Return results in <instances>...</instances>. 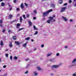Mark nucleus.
I'll return each mask as SVG.
<instances>
[{"instance_id":"obj_1","label":"nucleus","mask_w":76,"mask_h":76,"mask_svg":"<svg viewBox=\"0 0 76 76\" xmlns=\"http://www.w3.org/2000/svg\"><path fill=\"white\" fill-rule=\"evenodd\" d=\"M56 18V16L53 15V17H49V19L47 21V22L48 23H50V22H55L56 20L54 19Z\"/></svg>"},{"instance_id":"obj_2","label":"nucleus","mask_w":76,"mask_h":76,"mask_svg":"<svg viewBox=\"0 0 76 76\" xmlns=\"http://www.w3.org/2000/svg\"><path fill=\"white\" fill-rule=\"evenodd\" d=\"M52 11H53V9H51L50 10H48V11L44 12L43 14V16H46L47 14H48V13H49L50 12H52Z\"/></svg>"},{"instance_id":"obj_3","label":"nucleus","mask_w":76,"mask_h":76,"mask_svg":"<svg viewBox=\"0 0 76 76\" xmlns=\"http://www.w3.org/2000/svg\"><path fill=\"white\" fill-rule=\"evenodd\" d=\"M76 58L74 59L72 61V63L73 64L72 65L69 66V67H73L74 66H76Z\"/></svg>"},{"instance_id":"obj_4","label":"nucleus","mask_w":76,"mask_h":76,"mask_svg":"<svg viewBox=\"0 0 76 76\" xmlns=\"http://www.w3.org/2000/svg\"><path fill=\"white\" fill-rule=\"evenodd\" d=\"M61 64H59L58 65H53L51 67L52 69L53 70V68H56V69H57V68H58L60 66Z\"/></svg>"},{"instance_id":"obj_5","label":"nucleus","mask_w":76,"mask_h":76,"mask_svg":"<svg viewBox=\"0 0 76 76\" xmlns=\"http://www.w3.org/2000/svg\"><path fill=\"white\" fill-rule=\"evenodd\" d=\"M66 9L67 7H66L61 8V12L62 13V12H64V11L66 10Z\"/></svg>"},{"instance_id":"obj_6","label":"nucleus","mask_w":76,"mask_h":76,"mask_svg":"<svg viewBox=\"0 0 76 76\" xmlns=\"http://www.w3.org/2000/svg\"><path fill=\"white\" fill-rule=\"evenodd\" d=\"M38 72L37 71H35L33 72V76H38Z\"/></svg>"},{"instance_id":"obj_7","label":"nucleus","mask_w":76,"mask_h":76,"mask_svg":"<svg viewBox=\"0 0 76 76\" xmlns=\"http://www.w3.org/2000/svg\"><path fill=\"white\" fill-rule=\"evenodd\" d=\"M62 18L63 19V20H64L65 21H67V18H66L64 16H62Z\"/></svg>"},{"instance_id":"obj_8","label":"nucleus","mask_w":76,"mask_h":76,"mask_svg":"<svg viewBox=\"0 0 76 76\" xmlns=\"http://www.w3.org/2000/svg\"><path fill=\"white\" fill-rule=\"evenodd\" d=\"M49 61L51 62H55V61H56V59H51L49 60Z\"/></svg>"},{"instance_id":"obj_9","label":"nucleus","mask_w":76,"mask_h":76,"mask_svg":"<svg viewBox=\"0 0 76 76\" xmlns=\"http://www.w3.org/2000/svg\"><path fill=\"white\" fill-rule=\"evenodd\" d=\"M28 43V42H26V43L23 45V47H26V45Z\"/></svg>"},{"instance_id":"obj_10","label":"nucleus","mask_w":76,"mask_h":76,"mask_svg":"<svg viewBox=\"0 0 76 76\" xmlns=\"http://www.w3.org/2000/svg\"><path fill=\"white\" fill-rule=\"evenodd\" d=\"M53 53H48L47 54L46 56L48 57H49V56H51Z\"/></svg>"},{"instance_id":"obj_11","label":"nucleus","mask_w":76,"mask_h":76,"mask_svg":"<svg viewBox=\"0 0 76 76\" xmlns=\"http://www.w3.org/2000/svg\"><path fill=\"white\" fill-rule=\"evenodd\" d=\"M33 28L34 30H36V31H38V28H36V27L35 26H33Z\"/></svg>"},{"instance_id":"obj_12","label":"nucleus","mask_w":76,"mask_h":76,"mask_svg":"<svg viewBox=\"0 0 76 76\" xmlns=\"http://www.w3.org/2000/svg\"><path fill=\"white\" fill-rule=\"evenodd\" d=\"M28 23L29 26H32V22H31V21H28Z\"/></svg>"},{"instance_id":"obj_13","label":"nucleus","mask_w":76,"mask_h":76,"mask_svg":"<svg viewBox=\"0 0 76 76\" xmlns=\"http://www.w3.org/2000/svg\"><path fill=\"white\" fill-rule=\"evenodd\" d=\"M9 6L10 7L9 9V10H12V7H13L10 5H9Z\"/></svg>"},{"instance_id":"obj_14","label":"nucleus","mask_w":76,"mask_h":76,"mask_svg":"<svg viewBox=\"0 0 76 76\" xmlns=\"http://www.w3.org/2000/svg\"><path fill=\"white\" fill-rule=\"evenodd\" d=\"M15 43L18 45H20V43H19V42L15 41Z\"/></svg>"},{"instance_id":"obj_15","label":"nucleus","mask_w":76,"mask_h":76,"mask_svg":"<svg viewBox=\"0 0 76 76\" xmlns=\"http://www.w3.org/2000/svg\"><path fill=\"white\" fill-rule=\"evenodd\" d=\"M20 24L19 23H18L17 25V29L19 28V27L20 26Z\"/></svg>"},{"instance_id":"obj_16","label":"nucleus","mask_w":76,"mask_h":76,"mask_svg":"<svg viewBox=\"0 0 76 76\" xmlns=\"http://www.w3.org/2000/svg\"><path fill=\"white\" fill-rule=\"evenodd\" d=\"M29 39H30V37H29L25 38V39L26 40V41H28V40H29Z\"/></svg>"},{"instance_id":"obj_17","label":"nucleus","mask_w":76,"mask_h":76,"mask_svg":"<svg viewBox=\"0 0 76 76\" xmlns=\"http://www.w3.org/2000/svg\"><path fill=\"white\" fill-rule=\"evenodd\" d=\"M20 7H21L22 9H23L24 7H23V3L21 4V6H20Z\"/></svg>"},{"instance_id":"obj_18","label":"nucleus","mask_w":76,"mask_h":76,"mask_svg":"<svg viewBox=\"0 0 76 76\" xmlns=\"http://www.w3.org/2000/svg\"><path fill=\"white\" fill-rule=\"evenodd\" d=\"M9 46L10 47L12 48V42H10L9 45Z\"/></svg>"},{"instance_id":"obj_19","label":"nucleus","mask_w":76,"mask_h":76,"mask_svg":"<svg viewBox=\"0 0 76 76\" xmlns=\"http://www.w3.org/2000/svg\"><path fill=\"white\" fill-rule=\"evenodd\" d=\"M37 68L38 70H41V69L39 66H37Z\"/></svg>"},{"instance_id":"obj_20","label":"nucleus","mask_w":76,"mask_h":76,"mask_svg":"<svg viewBox=\"0 0 76 76\" xmlns=\"http://www.w3.org/2000/svg\"><path fill=\"white\" fill-rule=\"evenodd\" d=\"M18 57L16 56H14V57H13V59H14V60H16L18 59Z\"/></svg>"},{"instance_id":"obj_21","label":"nucleus","mask_w":76,"mask_h":76,"mask_svg":"<svg viewBox=\"0 0 76 76\" xmlns=\"http://www.w3.org/2000/svg\"><path fill=\"white\" fill-rule=\"evenodd\" d=\"M33 12H34V14H35V15H37V10H34Z\"/></svg>"},{"instance_id":"obj_22","label":"nucleus","mask_w":76,"mask_h":76,"mask_svg":"<svg viewBox=\"0 0 76 76\" xmlns=\"http://www.w3.org/2000/svg\"><path fill=\"white\" fill-rule=\"evenodd\" d=\"M51 7L52 8H54L55 7V5L53 4H52L51 6Z\"/></svg>"},{"instance_id":"obj_23","label":"nucleus","mask_w":76,"mask_h":76,"mask_svg":"<svg viewBox=\"0 0 76 76\" xmlns=\"http://www.w3.org/2000/svg\"><path fill=\"white\" fill-rule=\"evenodd\" d=\"M5 4L3 2V3H2L1 4V6H4Z\"/></svg>"},{"instance_id":"obj_24","label":"nucleus","mask_w":76,"mask_h":76,"mask_svg":"<svg viewBox=\"0 0 76 76\" xmlns=\"http://www.w3.org/2000/svg\"><path fill=\"white\" fill-rule=\"evenodd\" d=\"M58 2L59 3H60V4H61V3H62V2H63V1L61 0H60Z\"/></svg>"},{"instance_id":"obj_25","label":"nucleus","mask_w":76,"mask_h":76,"mask_svg":"<svg viewBox=\"0 0 76 76\" xmlns=\"http://www.w3.org/2000/svg\"><path fill=\"white\" fill-rule=\"evenodd\" d=\"M20 22H22V17H20Z\"/></svg>"},{"instance_id":"obj_26","label":"nucleus","mask_w":76,"mask_h":76,"mask_svg":"<svg viewBox=\"0 0 76 76\" xmlns=\"http://www.w3.org/2000/svg\"><path fill=\"white\" fill-rule=\"evenodd\" d=\"M12 18V15H10L9 17V19H11Z\"/></svg>"},{"instance_id":"obj_27","label":"nucleus","mask_w":76,"mask_h":76,"mask_svg":"<svg viewBox=\"0 0 76 76\" xmlns=\"http://www.w3.org/2000/svg\"><path fill=\"white\" fill-rule=\"evenodd\" d=\"M13 39H14V40H15L16 39V37L14 36V37H13Z\"/></svg>"},{"instance_id":"obj_28","label":"nucleus","mask_w":76,"mask_h":76,"mask_svg":"<svg viewBox=\"0 0 76 76\" xmlns=\"http://www.w3.org/2000/svg\"><path fill=\"white\" fill-rule=\"evenodd\" d=\"M3 44V41H1V42L0 43V45L1 46H2Z\"/></svg>"},{"instance_id":"obj_29","label":"nucleus","mask_w":76,"mask_h":76,"mask_svg":"<svg viewBox=\"0 0 76 76\" xmlns=\"http://www.w3.org/2000/svg\"><path fill=\"white\" fill-rule=\"evenodd\" d=\"M7 73H6L4 75H2L0 76H7Z\"/></svg>"},{"instance_id":"obj_30","label":"nucleus","mask_w":76,"mask_h":76,"mask_svg":"<svg viewBox=\"0 0 76 76\" xmlns=\"http://www.w3.org/2000/svg\"><path fill=\"white\" fill-rule=\"evenodd\" d=\"M24 28H21L19 29L18 30L19 31H21V30H22V29H24Z\"/></svg>"},{"instance_id":"obj_31","label":"nucleus","mask_w":76,"mask_h":76,"mask_svg":"<svg viewBox=\"0 0 76 76\" xmlns=\"http://www.w3.org/2000/svg\"><path fill=\"white\" fill-rule=\"evenodd\" d=\"M56 56L57 57H58V56H60V53H56Z\"/></svg>"},{"instance_id":"obj_32","label":"nucleus","mask_w":76,"mask_h":76,"mask_svg":"<svg viewBox=\"0 0 76 76\" xmlns=\"http://www.w3.org/2000/svg\"><path fill=\"white\" fill-rule=\"evenodd\" d=\"M38 31H35V32L34 33L35 35H37V34H38Z\"/></svg>"},{"instance_id":"obj_33","label":"nucleus","mask_w":76,"mask_h":76,"mask_svg":"<svg viewBox=\"0 0 76 76\" xmlns=\"http://www.w3.org/2000/svg\"><path fill=\"white\" fill-rule=\"evenodd\" d=\"M3 23V20H0V23L1 24Z\"/></svg>"},{"instance_id":"obj_34","label":"nucleus","mask_w":76,"mask_h":76,"mask_svg":"<svg viewBox=\"0 0 76 76\" xmlns=\"http://www.w3.org/2000/svg\"><path fill=\"white\" fill-rule=\"evenodd\" d=\"M29 66V64H27V66L26 67V69H27V68H28Z\"/></svg>"},{"instance_id":"obj_35","label":"nucleus","mask_w":76,"mask_h":76,"mask_svg":"<svg viewBox=\"0 0 76 76\" xmlns=\"http://www.w3.org/2000/svg\"><path fill=\"white\" fill-rule=\"evenodd\" d=\"M44 47V44H42L41 45V47L42 48H43Z\"/></svg>"},{"instance_id":"obj_36","label":"nucleus","mask_w":76,"mask_h":76,"mask_svg":"<svg viewBox=\"0 0 76 76\" xmlns=\"http://www.w3.org/2000/svg\"><path fill=\"white\" fill-rule=\"evenodd\" d=\"M23 18H24V19H26V17H25V14L23 15Z\"/></svg>"},{"instance_id":"obj_37","label":"nucleus","mask_w":76,"mask_h":76,"mask_svg":"<svg viewBox=\"0 0 76 76\" xmlns=\"http://www.w3.org/2000/svg\"><path fill=\"white\" fill-rule=\"evenodd\" d=\"M69 3L70 4L71 3H72V1L71 0H69Z\"/></svg>"},{"instance_id":"obj_38","label":"nucleus","mask_w":76,"mask_h":76,"mask_svg":"<svg viewBox=\"0 0 76 76\" xmlns=\"http://www.w3.org/2000/svg\"><path fill=\"white\" fill-rule=\"evenodd\" d=\"M0 26L1 28L3 27V25L2 24H0Z\"/></svg>"},{"instance_id":"obj_39","label":"nucleus","mask_w":76,"mask_h":76,"mask_svg":"<svg viewBox=\"0 0 76 76\" xmlns=\"http://www.w3.org/2000/svg\"><path fill=\"white\" fill-rule=\"evenodd\" d=\"M73 20L72 19H70L69 20V22H73Z\"/></svg>"},{"instance_id":"obj_40","label":"nucleus","mask_w":76,"mask_h":76,"mask_svg":"<svg viewBox=\"0 0 76 76\" xmlns=\"http://www.w3.org/2000/svg\"><path fill=\"white\" fill-rule=\"evenodd\" d=\"M73 76H76V73H74L72 74Z\"/></svg>"},{"instance_id":"obj_41","label":"nucleus","mask_w":76,"mask_h":76,"mask_svg":"<svg viewBox=\"0 0 76 76\" xmlns=\"http://www.w3.org/2000/svg\"><path fill=\"white\" fill-rule=\"evenodd\" d=\"M8 54H5V56H6V57H8Z\"/></svg>"},{"instance_id":"obj_42","label":"nucleus","mask_w":76,"mask_h":76,"mask_svg":"<svg viewBox=\"0 0 76 76\" xmlns=\"http://www.w3.org/2000/svg\"><path fill=\"white\" fill-rule=\"evenodd\" d=\"M67 3H66L64 4V6H67Z\"/></svg>"},{"instance_id":"obj_43","label":"nucleus","mask_w":76,"mask_h":76,"mask_svg":"<svg viewBox=\"0 0 76 76\" xmlns=\"http://www.w3.org/2000/svg\"><path fill=\"white\" fill-rule=\"evenodd\" d=\"M13 2L14 3H16V0H14Z\"/></svg>"},{"instance_id":"obj_44","label":"nucleus","mask_w":76,"mask_h":76,"mask_svg":"<svg viewBox=\"0 0 76 76\" xmlns=\"http://www.w3.org/2000/svg\"><path fill=\"white\" fill-rule=\"evenodd\" d=\"M27 17L28 18H29V14H27Z\"/></svg>"},{"instance_id":"obj_45","label":"nucleus","mask_w":76,"mask_h":76,"mask_svg":"<svg viewBox=\"0 0 76 76\" xmlns=\"http://www.w3.org/2000/svg\"><path fill=\"white\" fill-rule=\"evenodd\" d=\"M28 73V71H26V72H25V74H27Z\"/></svg>"},{"instance_id":"obj_46","label":"nucleus","mask_w":76,"mask_h":76,"mask_svg":"<svg viewBox=\"0 0 76 76\" xmlns=\"http://www.w3.org/2000/svg\"><path fill=\"white\" fill-rule=\"evenodd\" d=\"M10 59L11 60H12V56H10Z\"/></svg>"},{"instance_id":"obj_47","label":"nucleus","mask_w":76,"mask_h":76,"mask_svg":"<svg viewBox=\"0 0 76 76\" xmlns=\"http://www.w3.org/2000/svg\"><path fill=\"white\" fill-rule=\"evenodd\" d=\"M4 68H6V65H4L3 66Z\"/></svg>"},{"instance_id":"obj_48","label":"nucleus","mask_w":76,"mask_h":76,"mask_svg":"<svg viewBox=\"0 0 76 76\" xmlns=\"http://www.w3.org/2000/svg\"><path fill=\"white\" fill-rule=\"evenodd\" d=\"M5 32V30L4 29L2 31V32Z\"/></svg>"},{"instance_id":"obj_49","label":"nucleus","mask_w":76,"mask_h":76,"mask_svg":"<svg viewBox=\"0 0 76 76\" xmlns=\"http://www.w3.org/2000/svg\"><path fill=\"white\" fill-rule=\"evenodd\" d=\"M17 11H19V8H17Z\"/></svg>"},{"instance_id":"obj_50","label":"nucleus","mask_w":76,"mask_h":76,"mask_svg":"<svg viewBox=\"0 0 76 76\" xmlns=\"http://www.w3.org/2000/svg\"><path fill=\"white\" fill-rule=\"evenodd\" d=\"M68 47L67 46H66L64 48H68Z\"/></svg>"},{"instance_id":"obj_51","label":"nucleus","mask_w":76,"mask_h":76,"mask_svg":"<svg viewBox=\"0 0 76 76\" xmlns=\"http://www.w3.org/2000/svg\"><path fill=\"white\" fill-rule=\"evenodd\" d=\"M36 17H33V19H34V20H35V19H36Z\"/></svg>"},{"instance_id":"obj_52","label":"nucleus","mask_w":76,"mask_h":76,"mask_svg":"<svg viewBox=\"0 0 76 76\" xmlns=\"http://www.w3.org/2000/svg\"><path fill=\"white\" fill-rule=\"evenodd\" d=\"M8 32H9V33H10V32H11V31L10 30H8Z\"/></svg>"},{"instance_id":"obj_53","label":"nucleus","mask_w":76,"mask_h":76,"mask_svg":"<svg viewBox=\"0 0 76 76\" xmlns=\"http://www.w3.org/2000/svg\"><path fill=\"white\" fill-rule=\"evenodd\" d=\"M25 6H28V4H26V3H25Z\"/></svg>"},{"instance_id":"obj_54","label":"nucleus","mask_w":76,"mask_h":76,"mask_svg":"<svg viewBox=\"0 0 76 76\" xmlns=\"http://www.w3.org/2000/svg\"><path fill=\"white\" fill-rule=\"evenodd\" d=\"M29 60V58L26 59H25L26 61H28V60Z\"/></svg>"},{"instance_id":"obj_55","label":"nucleus","mask_w":76,"mask_h":76,"mask_svg":"<svg viewBox=\"0 0 76 76\" xmlns=\"http://www.w3.org/2000/svg\"><path fill=\"white\" fill-rule=\"evenodd\" d=\"M50 75H51V76H53V75H54V74H50Z\"/></svg>"},{"instance_id":"obj_56","label":"nucleus","mask_w":76,"mask_h":76,"mask_svg":"<svg viewBox=\"0 0 76 76\" xmlns=\"http://www.w3.org/2000/svg\"><path fill=\"white\" fill-rule=\"evenodd\" d=\"M18 16H20V15H19V14H18L17 15Z\"/></svg>"},{"instance_id":"obj_57","label":"nucleus","mask_w":76,"mask_h":76,"mask_svg":"<svg viewBox=\"0 0 76 76\" xmlns=\"http://www.w3.org/2000/svg\"><path fill=\"white\" fill-rule=\"evenodd\" d=\"M31 41H32V42H33V41H34V40H33V39H31Z\"/></svg>"},{"instance_id":"obj_58","label":"nucleus","mask_w":76,"mask_h":76,"mask_svg":"<svg viewBox=\"0 0 76 76\" xmlns=\"http://www.w3.org/2000/svg\"><path fill=\"white\" fill-rule=\"evenodd\" d=\"M36 48H34V50H33L34 51H35L36 50Z\"/></svg>"},{"instance_id":"obj_59","label":"nucleus","mask_w":76,"mask_h":76,"mask_svg":"<svg viewBox=\"0 0 76 76\" xmlns=\"http://www.w3.org/2000/svg\"><path fill=\"white\" fill-rule=\"evenodd\" d=\"M3 1V0H0V2H1V1Z\"/></svg>"},{"instance_id":"obj_60","label":"nucleus","mask_w":76,"mask_h":76,"mask_svg":"<svg viewBox=\"0 0 76 76\" xmlns=\"http://www.w3.org/2000/svg\"><path fill=\"white\" fill-rule=\"evenodd\" d=\"M45 18H43V20H45Z\"/></svg>"},{"instance_id":"obj_61","label":"nucleus","mask_w":76,"mask_h":76,"mask_svg":"<svg viewBox=\"0 0 76 76\" xmlns=\"http://www.w3.org/2000/svg\"><path fill=\"white\" fill-rule=\"evenodd\" d=\"M1 58H0V62H1Z\"/></svg>"},{"instance_id":"obj_62","label":"nucleus","mask_w":76,"mask_h":76,"mask_svg":"<svg viewBox=\"0 0 76 76\" xmlns=\"http://www.w3.org/2000/svg\"><path fill=\"white\" fill-rule=\"evenodd\" d=\"M46 0H42V1H45Z\"/></svg>"},{"instance_id":"obj_63","label":"nucleus","mask_w":76,"mask_h":76,"mask_svg":"<svg viewBox=\"0 0 76 76\" xmlns=\"http://www.w3.org/2000/svg\"><path fill=\"white\" fill-rule=\"evenodd\" d=\"M74 1H76V0H74Z\"/></svg>"},{"instance_id":"obj_64","label":"nucleus","mask_w":76,"mask_h":76,"mask_svg":"<svg viewBox=\"0 0 76 76\" xmlns=\"http://www.w3.org/2000/svg\"><path fill=\"white\" fill-rule=\"evenodd\" d=\"M6 51H8V50H6Z\"/></svg>"}]
</instances>
